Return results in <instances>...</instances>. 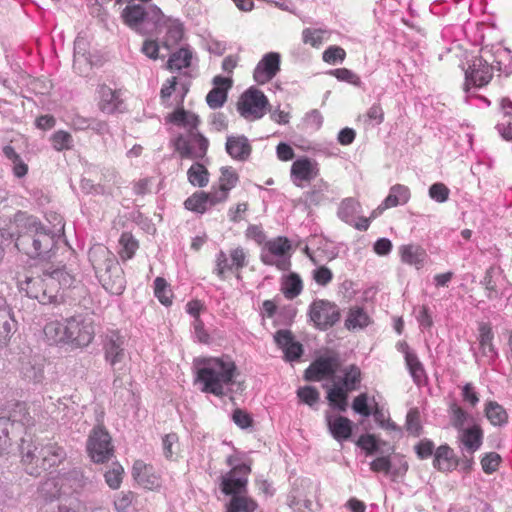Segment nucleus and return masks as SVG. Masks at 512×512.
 Segmentation results:
<instances>
[{"mask_svg": "<svg viewBox=\"0 0 512 512\" xmlns=\"http://www.w3.org/2000/svg\"><path fill=\"white\" fill-rule=\"evenodd\" d=\"M370 324V317L363 308L351 307L345 319V327L348 330L363 329Z\"/></svg>", "mask_w": 512, "mask_h": 512, "instance_id": "nucleus-35", "label": "nucleus"}, {"mask_svg": "<svg viewBox=\"0 0 512 512\" xmlns=\"http://www.w3.org/2000/svg\"><path fill=\"white\" fill-rule=\"evenodd\" d=\"M360 208V203L352 198L345 199L339 209V216L347 224H352L353 214Z\"/></svg>", "mask_w": 512, "mask_h": 512, "instance_id": "nucleus-53", "label": "nucleus"}, {"mask_svg": "<svg viewBox=\"0 0 512 512\" xmlns=\"http://www.w3.org/2000/svg\"><path fill=\"white\" fill-rule=\"evenodd\" d=\"M154 294L163 305L172 304V291L164 278L157 277L154 281Z\"/></svg>", "mask_w": 512, "mask_h": 512, "instance_id": "nucleus-49", "label": "nucleus"}, {"mask_svg": "<svg viewBox=\"0 0 512 512\" xmlns=\"http://www.w3.org/2000/svg\"><path fill=\"white\" fill-rule=\"evenodd\" d=\"M57 223L53 228L45 227L34 217H26L19 225L15 245L30 258L46 259L50 257L56 238L64 233V223L57 215H53Z\"/></svg>", "mask_w": 512, "mask_h": 512, "instance_id": "nucleus-2", "label": "nucleus"}, {"mask_svg": "<svg viewBox=\"0 0 512 512\" xmlns=\"http://www.w3.org/2000/svg\"><path fill=\"white\" fill-rule=\"evenodd\" d=\"M14 423L10 418L0 417V455L3 454L10 446V430Z\"/></svg>", "mask_w": 512, "mask_h": 512, "instance_id": "nucleus-55", "label": "nucleus"}, {"mask_svg": "<svg viewBox=\"0 0 512 512\" xmlns=\"http://www.w3.org/2000/svg\"><path fill=\"white\" fill-rule=\"evenodd\" d=\"M188 181L197 187H205L209 182V172L203 164L194 163L187 171Z\"/></svg>", "mask_w": 512, "mask_h": 512, "instance_id": "nucleus-44", "label": "nucleus"}, {"mask_svg": "<svg viewBox=\"0 0 512 512\" xmlns=\"http://www.w3.org/2000/svg\"><path fill=\"white\" fill-rule=\"evenodd\" d=\"M493 67L481 57L474 58L465 70L463 90L469 92L471 88H482L493 79Z\"/></svg>", "mask_w": 512, "mask_h": 512, "instance_id": "nucleus-12", "label": "nucleus"}, {"mask_svg": "<svg viewBox=\"0 0 512 512\" xmlns=\"http://www.w3.org/2000/svg\"><path fill=\"white\" fill-rule=\"evenodd\" d=\"M274 339L276 344L283 350L286 360L295 361L302 355V345L294 341V337L289 330L277 331Z\"/></svg>", "mask_w": 512, "mask_h": 512, "instance_id": "nucleus-25", "label": "nucleus"}, {"mask_svg": "<svg viewBox=\"0 0 512 512\" xmlns=\"http://www.w3.org/2000/svg\"><path fill=\"white\" fill-rule=\"evenodd\" d=\"M214 87L206 96V102L212 109L221 108L228 98V91L232 88L233 80L231 77L217 75L212 81Z\"/></svg>", "mask_w": 512, "mask_h": 512, "instance_id": "nucleus-20", "label": "nucleus"}, {"mask_svg": "<svg viewBox=\"0 0 512 512\" xmlns=\"http://www.w3.org/2000/svg\"><path fill=\"white\" fill-rule=\"evenodd\" d=\"M457 444L461 451L473 455L480 449L484 439V430L479 423H473L457 432Z\"/></svg>", "mask_w": 512, "mask_h": 512, "instance_id": "nucleus-19", "label": "nucleus"}, {"mask_svg": "<svg viewBox=\"0 0 512 512\" xmlns=\"http://www.w3.org/2000/svg\"><path fill=\"white\" fill-rule=\"evenodd\" d=\"M450 190L443 183H434L429 188V196L436 202L443 203L449 198Z\"/></svg>", "mask_w": 512, "mask_h": 512, "instance_id": "nucleus-63", "label": "nucleus"}, {"mask_svg": "<svg viewBox=\"0 0 512 512\" xmlns=\"http://www.w3.org/2000/svg\"><path fill=\"white\" fill-rule=\"evenodd\" d=\"M251 472L247 464L234 466L221 480V491L225 495H244L248 484V475Z\"/></svg>", "mask_w": 512, "mask_h": 512, "instance_id": "nucleus-13", "label": "nucleus"}, {"mask_svg": "<svg viewBox=\"0 0 512 512\" xmlns=\"http://www.w3.org/2000/svg\"><path fill=\"white\" fill-rule=\"evenodd\" d=\"M267 252L261 254V261L265 265L276 266L281 271H287L291 266L288 255L291 244L286 237H277L265 244Z\"/></svg>", "mask_w": 512, "mask_h": 512, "instance_id": "nucleus-10", "label": "nucleus"}, {"mask_svg": "<svg viewBox=\"0 0 512 512\" xmlns=\"http://www.w3.org/2000/svg\"><path fill=\"white\" fill-rule=\"evenodd\" d=\"M500 462L501 456L496 452L486 453L480 461L481 467L486 474H492L495 472L498 469Z\"/></svg>", "mask_w": 512, "mask_h": 512, "instance_id": "nucleus-60", "label": "nucleus"}, {"mask_svg": "<svg viewBox=\"0 0 512 512\" xmlns=\"http://www.w3.org/2000/svg\"><path fill=\"white\" fill-rule=\"evenodd\" d=\"M410 199V190L407 186L396 184L390 188L388 196L384 199L385 205L390 208L406 204Z\"/></svg>", "mask_w": 512, "mask_h": 512, "instance_id": "nucleus-39", "label": "nucleus"}, {"mask_svg": "<svg viewBox=\"0 0 512 512\" xmlns=\"http://www.w3.org/2000/svg\"><path fill=\"white\" fill-rule=\"evenodd\" d=\"M169 121L175 125L188 128L189 131L197 129L200 120L199 117L190 111L185 110L183 107H178L169 115Z\"/></svg>", "mask_w": 512, "mask_h": 512, "instance_id": "nucleus-34", "label": "nucleus"}, {"mask_svg": "<svg viewBox=\"0 0 512 512\" xmlns=\"http://www.w3.org/2000/svg\"><path fill=\"white\" fill-rule=\"evenodd\" d=\"M340 360L336 355L322 356L315 359L305 371V379L319 382L332 378L339 370Z\"/></svg>", "mask_w": 512, "mask_h": 512, "instance_id": "nucleus-16", "label": "nucleus"}, {"mask_svg": "<svg viewBox=\"0 0 512 512\" xmlns=\"http://www.w3.org/2000/svg\"><path fill=\"white\" fill-rule=\"evenodd\" d=\"M357 445L363 449L367 455H372L378 450V441L375 435H361L357 441Z\"/></svg>", "mask_w": 512, "mask_h": 512, "instance_id": "nucleus-64", "label": "nucleus"}, {"mask_svg": "<svg viewBox=\"0 0 512 512\" xmlns=\"http://www.w3.org/2000/svg\"><path fill=\"white\" fill-rule=\"evenodd\" d=\"M448 412L450 424L457 432L476 423L474 417L456 402L449 405Z\"/></svg>", "mask_w": 512, "mask_h": 512, "instance_id": "nucleus-30", "label": "nucleus"}, {"mask_svg": "<svg viewBox=\"0 0 512 512\" xmlns=\"http://www.w3.org/2000/svg\"><path fill=\"white\" fill-rule=\"evenodd\" d=\"M163 453L166 459H174V455L179 451V436L177 433L171 432L162 438Z\"/></svg>", "mask_w": 512, "mask_h": 512, "instance_id": "nucleus-51", "label": "nucleus"}, {"mask_svg": "<svg viewBox=\"0 0 512 512\" xmlns=\"http://www.w3.org/2000/svg\"><path fill=\"white\" fill-rule=\"evenodd\" d=\"M280 61L281 56L279 53H266L254 68V81L260 85H264L271 81L280 71Z\"/></svg>", "mask_w": 512, "mask_h": 512, "instance_id": "nucleus-17", "label": "nucleus"}, {"mask_svg": "<svg viewBox=\"0 0 512 512\" xmlns=\"http://www.w3.org/2000/svg\"><path fill=\"white\" fill-rule=\"evenodd\" d=\"M484 415L494 427L506 425L509 419L506 409L494 400L487 401L484 404Z\"/></svg>", "mask_w": 512, "mask_h": 512, "instance_id": "nucleus-31", "label": "nucleus"}, {"mask_svg": "<svg viewBox=\"0 0 512 512\" xmlns=\"http://www.w3.org/2000/svg\"><path fill=\"white\" fill-rule=\"evenodd\" d=\"M50 344L69 345L72 348L88 346L94 338L92 320L84 315H74L63 321L48 322L43 329Z\"/></svg>", "mask_w": 512, "mask_h": 512, "instance_id": "nucleus-3", "label": "nucleus"}, {"mask_svg": "<svg viewBox=\"0 0 512 512\" xmlns=\"http://www.w3.org/2000/svg\"><path fill=\"white\" fill-rule=\"evenodd\" d=\"M501 114L502 117L497 124L498 130L505 139L510 140L512 138V102L507 98L501 100Z\"/></svg>", "mask_w": 512, "mask_h": 512, "instance_id": "nucleus-36", "label": "nucleus"}, {"mask_svg": "<svg viewBox=\"0 0 512 512\" xmlns=\"http://www.w3.org/2000/svg\"><path fill=\"white\" fill-rule=\"evenodd\" d=\"M331 32L321 28H306L302 31V40L312 47H319L330 38Z\"/></svg>", "mask_w": 512, "mask_h": 512, "instance_id": "nucleus-41", "label": "nucleus"}, {"mask_svg": "<svg viewBox=\"0 0 512 512\" xmlns=\"http://www.w3.org/2000/svg\"><path fill=\"white\" fill-rule=\"evenodd\" d=\"M231 261L229 262L228 256L225 252L220 251L215 259V273L220 279H225V273L232 271Z\"/></svg>", "mask_w": 512, "mask_h": 512, "instance_id": "nucleus-62", "label": "nucleus"}, {"mask_svg": "<svg viewBox=\"0 0 512 512\" xmlns=\"http://www.w3.org/2000/svg\"><path fill=\"white\" fill-rule=\"evenodd\" d=\"M342 376L338 381V385L349 392L356 391L360 388L363 380V373L356 364H349L341 370Z\"/></svg>", "mask_w": 512, "mask_h": 512, "instance_id": "nucleus-28", "label": "nucleus"}, {"mask_svg": "<svg viewBox=\"0 0 512 512\" xmlns=\"http://www.w3.org/2000/svg\"><path fill=\"white\" fill-rule=\"evenodd\" d=\"M328 428L334 439L337 441L347 440L352 434V422L344 416L329 418Z\"/></svg>", "mask_w": 512, "mask_h": 512, "instance_id": "nucleus-32", "label": "nucleus"}, {"mask_svg": "<svg viewBox=\"0 0 512 512\" xmlns=\"http://www.w3.org/2000/svg\"><path fill=\"white\" fill-rule=\"evenodd\" d=\"M337 80L342 82H347L354 86H360L361 79L360 77L354 73L352 70L347 68H337L330 72Z\"/></svg>", "mask_w": 512, "mask_h": 512, "instance_id": "nucleus-58", "label": "nucleus"}, {"mask_svg": "<svg viewBox=\"0 0 512 512\" xmlns=\"http://www.w3.org/2000/svg\"><path fill=\"white\" fill-rule=\"evenodd\" d=\"M269 100L266 95L256 87L245 90L236 102V110L247 121L261 119L268 111Z\"/></svg>", "mask_w": 512, "mask_h": 512, "instance_id": "nucleus-7", "label": "nucleus"}, {"mask_svg": "<svg viewBox=\"0 0 512 512\" xmlns=\"http://www.w3.org/2000/svg\"><path fill=\"white\" fill-rule=\"evenodd\" d=\"M73 68L82 76H87L93 67L101 66L105 56L98 50L91 49V37L80 32L74 41Z\"/></svg>", "mask_w": 512, "mask_h": 512, "instance_id": "nucleus-6", "label": "nucleus"}, {"mask_svg": "<svg viewBox=\"0 0 512 512\" xmlns=\"http://www.w3.org/2000/svg\"><path fill=\"white\" fill-rule=\"evenodd\" d=\"M17 321L13 310L6 299L0 294V345L6 344L16 331Z\"/></svg>", "mask_w": 512, "mask_h": 512, "instance_id": "nucleus-23", "label": "nucleus"}, {"mask_svg": "<svg viewBox=\"0 0 512 512\" xmlns=\"http://www.w3.org/2000/svg\"><path fill=\"white\" fill-rule=\"evenodd\" d=\"M195 384L200 391L222 398L232 392L239 375L238 367L228 354L220 356H200L194 359Z\"/></svg>", "mask_w": 512, "mask_h": 512, "instance_id": "nucleus-1", "label": "nucleus"}, {"mask_svg": "<svg viewBox=\"0 0 512 512\" xmlns=\"http://www.w3.org/2000/svg\"><path fill=\"white\" fill-rule=\"evenodd\" d=\"M399 255L403 263L414 266L418 270L424 267L428 257L426 250L418 244L400 246Z\"/></svg>", "mask_w": 512, "mask_h": 512, "instance_id": "nucleus-27", "label": "nucleus"}, {"mask_svg": "<svg viewBox=\"0 0 512 512\" xmlns=\"http://www.w3.org/2000/svg\"><path fill=\"white\" fill-rule=\"evenodd\" d=\"M349 393L350 392L348 390H345L343 387L335 384L328 390L327 400L331 406L336 407L340 411L344 412L347 409V399Z\"/></svg>", "mask_w": 512, "mask_h": 512, "instance_id": "nucleus-43", "label": "nucleus"}, {"mask_svg": "<svg viewBox=\"0 0 512 512\" xmlns=\"http://www.w3.org/2000/svg\"><path fill=\"white\" fill-rule=\"evenodd\" d=\"M501 278H503L502 270L499 267L490 266L486 269L480 284L488 300L500 299L504 295V290L500 285Z\"/></svg>", "mask_w": 512, "mask_h": 512, "instance_id": "nucleus-22", "label": "nucleus"}, {"mask_svg": "<svg viewBox=\"0 0 512 512\" xmlns=\"http://www.w3.org/2000/svg\"><path fill=\"white\" fill-rule=\"evenodd\" d=\"M51 142L55 150L62 151L71 149L73 146V138L70 133L60 130L51 136Z\"/></svg>", "mask_w": 512, "mask_h": 512, "instance_id": "nucleus-54", "label": "nucleus"}, {"mask_svg": "<svg viewBox=\"0 0 512 512\" xmlns=\"http://www.w3.org/2000/svg\"><path fill=\"white\" fill-rule=\"evenodd\" d=\"M346 58V51L336 45L329 46L322 55V59L324 62L328 64H336L341 63Z\"/></svg>", "mask_w": 512, "mask_h": 512, "instance_id": "nucleus-57", "label": "nucleus"}, {"mask_svg": "<svg viewBox=\"0 0 512 512\" xmlns=\"http://www.w3.org/2000/svg\"><path fill=\"white\" fill-rule=\"evenodd\" d=\"M124 342V337L118 332H111L106 344V359L111 365H115L124 358Z\"/></svg>", "mask_w": 512, "mask_h": 512, "instance_id": "nucleus-33", "label": "nucleus"}, {"mask_svg": "<svg viewBox=\"0 0 512 512\" xmlns=\"http://www.w3.org/2000/svg\"><path fill=\"white\" fill-rule=\"evenodd\" d=\"M82 477L81 473L77 470H73L68 474L57 475L52 478L45 480L40 486V494L46 500H54L60 497L62 494L67 493L64 490V485L71 480H79Z\"/></svg>", "mask_w": 512, "mask_h": 512, "instance_id": "nucleus-18", "label": "nucleus"}, {"mask_svg": "<svg viewBox=\"0 0 512 512\" xmlns=\"http://www.w3.org/2000/svg\"><path fill=\"white\" fill-rule=\"evenodd\" d=\"M132 477L137 486L149 490L157 491L162 486L161 475L154 466L143 460H135L132 467Z\"/></svg>", "mask_w": 512, "mask_h": 512, "instance_id": "nucleus-15", "label": "nucleus"}, {"mask_svg": "<svg viewBox=\"0 0 512 512\" xmlns=\"http://www.w3.org/2000/svg\"><path fill=\"white\" fill-rule=\"evenodd\" d=\"M183 37V27L178 22H173L168 26L163 40V46L167 49L177 45Z\"/></svg>", "mask_w": 512, "mask_h": 512, "instance_id": "nucleus-50", "label": "nucleus"}, {"mask_svg": "<svg viewBox=\"0 0 512 512\" xmlns=\"http://www.w3.org/2000/svg\"><path fill=\"white\" fill-rule=\"evenodd\" d=\"M184 207L189 211L204 214L209 209L207 205L206 192H194L184 201Z\"/></svg>", "mask_w": 512, "mask_h": 512, "instance_id": "nucleus-46", "label": "nucleus"}, {"mask_svg": "<svg viewBox=\"0 0 512 512\" xmlns=\"http://www.w3.org/2000/svg\"><path fill=\"white\" fill-rule=\"evenodd\" d=\"M406 366L413 380L420 384L426 379V372L416 353H407L405 358Z\"/></svg>", "mask_w": 512, "mask_h": 512, "instance_id": "nucleus-45", "label": "nucleus"}, {"mask_svg": "<svg viewBox=\"0 0 512 512\" xmlns=\"http://www.w3.org/2000/svg\"><path fill=\"white\" fill-rule=\"evenodd\" d=\"M297 396L301 400V402L313 406L315 405L320 398L319 391L312 386H304L297 390Z\"/></svg>", "mask_w": 512, "mask_h": 512, "instance_id": "nucleus-59", "label": "nucleus"}, {"mask_svg": "<svg viewBox=\"0 0 512 512\" xmlns=\"http://www.w3.org/2000/svg\"><path fill=\"white\" fill-rule=\"evenodd\" d=\"M44 365L41 357H29L21 362V373L25 379L38 383L44 377Z\"/></svg>", "mask_w": 512, "mask_h": 512, "instance_id": "nucleus-29", "label": "nucleus"}, {"mask_svg": "<svg viewBox=\"0 0 512 512\" xmlns=\"http://www.w3.org/2000/svg\"><path fill=\"white\" fill-rule=\"evenodd\" d=\"M257 502L247 495H234L231 497L226 512H255Z\"/></svg>", "mask_w": 512, "mask_h": 512, "instance_id": "nucleus-38", "label": "nucleus"}, {"mask_svg": "<svg viewBox=\"0 0 512 512\" xmlns=\"http://www.w3.org/2000/svg\"><path fill=\"white\" fill-rule=\"evenodd\" d=\"M238 180V174L232 168H222L218 188L229 195V191L236 186Z\"/></svg>", "mask_w": 512, "mask_h": 512, "instance_id": "nucleus-48", "label": "nucleus"}, {"mask_svg": "<svg viewBox=\"0 0 512 512\" xmlns=\"http://www.w3.org/2000/svg\"><path fill=\"white\" fill-rule=\"evenodd\" d=\"M74 276L65 268L46 269L41 275L27 277L20 284L21 290L27 296L38 300L42 304L60 303L63 296L60 290L73 285Z\"/></svg>", "mask_w": 512, "mask_h": 512, "instance_id": "nucleus-4", "label": "nucleus"}, {"mask_svg": "<svg viewBox=\"0 0 512 512\" xmlns=\"http://www.w3.org/2000/svg\"><path fill=\"white\" fill-rule=\"evenodd\" d=\"M371 411H372L371 415H373L375 422L381 428H384L386 430H396L397 429L396 424L389 419V417L386 415V412L377 403H375V405L372 407Z\"/></svg>", "mask_w": 512, "mask_h": 512, "instance_id": "nucleus-56", "label": "nucleus"}, {"mask_svg": "<svg viewBox=\"0 0 512 512\" xmlns=\"http://www.w3.org/2000/svg\"><path fill=\"white\" fill-rule=\"evenodd\" d=\"M320 174L319 164L307 156L297 158L291 165L290 178L292 183L300 188L309 184Z\"/></svg>", "mask_w": 512, "mask_h": 512, "instance_id": "nucleus-14", "label": "nucleus"}, {"mask_svg": "<svg viewBox=\"0 0 512 512\" xmlns=\"http://www.w3.org/2000/svg\"><path fill=\"white\" fill-rule=\"evenodd\" d=\"M3 154L8 160L11 161L13 174L17 178H22L27 174L28 165L22 160L20 155L15 151V149L12 146L6 145L3 148Z\"/></svg>", "mask_w": 512, "mask_h": 512, "instance_id": "nucleus-42", "label": "nucleus"}, {"mask_svg": "<svg viewBox=\"0 0 512 512\" xmlns=\"http://www.w3.org/2000/svg\"><path fill=\"white\" fill-rule=\"evenodd\" d=\"M479 345L481 352L485 356L493 357L496 355L495 347L493 344V332L490 324L488 323H480L479 325Z\"/></svg>", "mask_w": 512, "mask_h": 512, "instance_id": "nucleus-37", "label": "nucleus"}, {"mask_svg": "<svg viewBox=\"0 0 512 512\" xmlns=\"http://www.w3.org/2000/svg\"><path fill=\"white\" fill-rule=\"evenodd\" d=\"M308 316L315 328L326 331L340 321L341 310L335 302L316 299L309 305Z\"/></svg>", "mask_w": 512, "mask_h": 512, "instance_id": "nucleus-8", "label": "nucleus"}, {"mask_svg": "<svg viewBox=\"0 0 512 512\" xmlns=\"http://www.w3.org/2000/svg\"><path fill=\"white\" fill-rule=\"evenodd\" d=\"M368 394L367 393H360L357 395L352 402V409L354 412L362 415L363 417H369L372 414V411L368 406Z\"/></svg>", "mask_w": 512, "mask_h": 512, "instance_id": "nucleus-61", "label": "nucleus"}, {"mask_svg": "<svg viewBox=\"0 0 512 512\" xmlns=\"http://www.w3.org/2000/svg\"><path fill=\"white\" fill-rule=\"evenodd\" d=\"M459 458L448 444H442L434 452L433 467L440 472L454 471L459 465Z\"/></svg>", "mask_w": 512, "mask_h": 512, "instance_id": "nucleus-24", "label": "nucleus"}, {"mask_svg": "<svg viewBox=\"0 0 512 512\" xmlns=\"http://www.w3.org/2000/svg\"><path fill=\"white\" fill-rule=\"evenodd\" d=\"M192 52L188 48H180L172 53L167 62V69L170 71L188 68L191 65Z\"/></svg>", "mask_w": 512, "mask_h": 512, "instance_id": "nucleus-40", "label": "nucleus"}, {"mask_svg": "<svg viewBox=\"0 0 512 512\" xmlns=\"http://www.w3.org/2000/svg\"><path fill=\"white\" fill-rule=\"evenodd\" d=\"M21 463L27 474L38 477L42 472L59 466L67 458L66 449L57 442L35 444L26 439L20 444Z\"/></svg>", "mask_w": 512, "mask_h": 512, "instance_id": "nucleus-5", "label": "nucleus"}, {"mask_svg": "<svg viewBox=\"0 0 512 512\" xmlns=\"http://www.w3.org/2000/svg\"><path fill=\"white\" fill-rule=\"evenodd\" d=\"M303 289V284L300 276L296 273L289 274L282 286V292L288 299H293L297 297Z\"/></svg>", "mask_w": 512, "mask_h": 512, "instance_id": "nucleus-47", "label": "nucleus"}, {"mask_svg": "<svg viewBox=\"0 0 512 512\" xmlns=\"http://www.w3.org/2000/svg\"><path fill=\"white\" fill-rule=\"evenodd\" d=\"M405 427L407 432L414 437H418L422 434L423 427L421 424L420 413L417 409L409 410L406 416Z\"/></svg>", "mask_w": 512, "mask_h": 512, "instance_id": "nucleus-52", "label": "nucleus"}, {"mask_svg": "<svg viewBox=\"0 0 512 512\" xmlns=\"http://www.w3.org/2000/svg\"><path fill=\"white\" fill-rule=\"evenodd\" d=\"M225 149L232 159L240 162L247 161L252 153V145L245 135L228 136Z\"/></svg>", "mask_w": 512, "mask_h": 512, "instance_id": "nucleus-21", "label": "nucleus"}, {"mask_svg": "<svg viewBox=\"0 0 512 512\" xmlns=\"http://www.w3.org/2000/svg\"><path fill=\"white\" fill-rule=\"evenodd\" d=\"M86 449L89 457L94 463L108 461L114 452L112 439L108 431L102 426L94 427L87 439Z\"/></svg>", "mask_w": 512, "mask_h": 512, "instance_id": "nucleus-9", "label": "nucleus"}, {"mask_svg": "<svg viewBox=\"0 0 512 512\" xmlns=\"http://www.w3.org/2000/svg\"><path fill=\"white\" fill-rule=\"evenodd\" d=\"M100 95V109L106 113L124 112L125 104L120 98L119 91L110 88L107 85H102L99 88Z\"/></svg>", "mask_w": 512, "mask_h": 512, "instance_id": "nucleus-26", "label": "nucleus"}, {"mask_svg": "<svg viewBox=\"0 0 512 512\" xmlns=\"http://www.w3.org/2000/svg\"><path fill=\"white\" fill-rule=\"evenodd\" d=\"M209 141L202 134L188 131L186 136L180 135L175 140V150L181 158L202 159L207 154Z\"/></svg>", "mask_w": 512, "mask_h": 512, "instance_id": "nucleus-11", "label": "nucleus"}]
</instances>
